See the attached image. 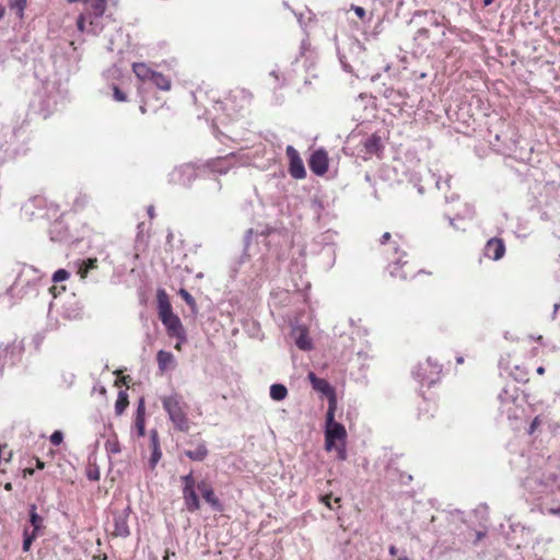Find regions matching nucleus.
Listing matches in <instances>:
<instances>
[{"mask_svg": "<svg viewBox=\"0 0 560 560\" xmlns=\"http://www.w3.org/2000/svg\"><path fill=\"white\" fill-rule=\"evenodd\" d=\"M90 0H68V2L72 3V2H83V3H88Z\"/></svg>", "mask_w": 560, "mask_h": 560, "instance_id": "bf43d9fd", "label": "nucleus"}, {"mask_svg": "<svg viewBox=\"0 0 560 560\" xmlns=\"http://www.w3.org/2000/svg\"><path fill=\"white\" fill-rule=\"evenodd\" d=\"M295 336V345L299 349L308 351L313 348L312 340L308 336V331L305 327H296L293 329Z\"/></svg>", "mask_w": 560, "mask_h": 560, "instance_id": "dca6fc26", "label": "nucleus"}, {"mask_svg": "<svg viewBox=\"0 0 560 560\" xmlns=\"http://www.w3.org/2000/svg\"><path fill=\"white\" fill-rule=\"evenodd\" d=\"M203 500L211 505V508L218 512L223 511V505L220 502L219 498L215 495L213 488L208 491H205L202 494Z\"/></svg>", "mask_w": 560, "mask_h": 560, "instance_id": "b1692460", "label": "nucleus"}, {"mask_svg": "<svg viewBox=\"0 0 560 560\" xmlns=\"http://www.w3.org/2000/svg\"><path fill=\"white\" fill-rule=\"evenodd\" d=\"M23 472H24V476L33 475L34 474V469L33 468H25Z\"/></svg>", "mask_w": 560, "mask_h": 560, "instance_id": "3c124183", "label": "nucleus"}, {"mask_svg": "<svg viewBox=\"0 0 560 560\" xmlns=\"http://www.w3.org/2000/svg\"><path fill=\"white\" fill-rule=\"evenodd\" d=\"M128 405H129V398H128L127 392L120 390L118 393V396H117V399L115 402L116 415H118V416L122 415L124 411L126 410V408L128 407Z\"/></svg>", "mask_w": 560, "mask_h": 560, "instance_id": "393cba45", "label": "nucleus"}, {"mask_svg": "<svg viewBox=\"0 0 560 560\" xmlns=\"http://www.w3.org/2000/svg\"><path fill=\"white\" fill-rule=\"evenodd\" d=\"M537 424H538V418H535L534 421L532 422L530 430L534 431V429L536 428Z\"/></svg>", "mask_w": 560, "mask_h": 560, "instance_id": "5fc2aeb1", "label": "nucleus"}, {"mask_svg": "<svg viewBox=\"0 0 560 560\" xmlns=\"http://www.w3.org/2000/svg\"><path fill=\"white\" fill-rule=\"evenodd\" d=\"M493 2V0H485L483 4L485 7L490 5Z\"/></svg>", "mask_w": 560, "mask_h": 560, "instance_id": "680f3d73", "label": "nucleus"}, {"mask_svg": "<svg viewBox=\"0 0 560 560\" xmlns=\"http://www.w3.org/2000/svg\"><path fill=\"white\" fill-rule=\"evenodd\" d=\"M85 20H86L85 14H80L78 20H77V26H78V30L80 32H84L85 31Z\"/></svg>", "mask_w": 560, "mask_h": 560, "instance_id": "4c0bfd02", "label": "nucleus"}, {"mask_svg": "<svg viewBox=\"0 0 560 560\" xmlns=\"http://www.w3.org/2000/svg\"><path fill=\"white\" fill-rule=\"evenodd\" d=\"M88 477L90 480H98L100 472L98 471H89Z\"/></svg>", "mask_w": 560, "mask_h": 560, "instance_id": "37998d69", "label": "nucleus"}, {"mask_svg": "<svg viewBox=\"0 0 560 560\" xmlns=\"http://www.w3.org/2000/svg\"><path fill=\"white\" fill-rule=\"evenodd\" d=\"M162 324L165 326L167 335L170 337H176L178 340L185 341V329L183 324L177 315H173L167 318H163Z\"/></svg>", "mask_w": 560, "mask_h": 560, "instance_id": "ddd939ff", "label": "nucleus"}, {"mask_svg": "<svg viewBox=\"0 0 560 560\" xmlns=\"http://www.w3.org/2000/svg\"><path fill=\"white\" fill-rule=\"evenodd\" d=\"M352 10L361 20L365 18V10L362 7L352 5Z\"/></svg>", "mask_w": 560, "mask_h": 560, "instance_id": "58836bf2", "label": "nucleus"}, {"mask_svg": "<svg viewBox=\"0 0 560 560\" xmlns=\"http://www.w3.org/2000/svg\"><path fill=\"white\" fill-rule=\"evenodd\" d=\"M135 425L138 431L139 436H144L145 434V420H144V412L141 407L138 408L137 417L135 420Z\"/></svg>", "mask_w": 560, "mask_h": 560, "instance_id": "bb28decb", "label": "nucleus"}, {"mask_svg": "<svg viewBox=\"0 0 560 560\" xmlns=\"http://www.w3.org/2000/svg\"><path fill=\"white\" fill-rule=\"evenodd\" d=\"M156 362L161 373L174 369L176 365L175 357L172 352L160 350L156 354Z\"/></svg>", "mask_w": 560, "mask_h": 560, "instance_id": "f3484780", "label": "nucleus"}, {"mask_svg": "<svg viewBox=\"0 0 560 560\" xmlns=\"http://www.w3.org/2000/svg\"><path fill=\"white\" fill-rule=\"evenodd\" d=\"M26 7H27V0H11L10 1V8L12 10L16 11V15L20 19H23L24 11H25Z\"/></svg>", "mask_w": 560, "mask_h": 560, "instance_id": "cd10ccee", "label": "nucleus"}, {"mask_svg": "<svg viewBox=\"0 0 560 560\" xmlns=\"http://www.w3.org/2000/svg\"><path fill=\"white\" fill-rule=\"evenodd\" d=\"M335 502H336V503H339V502H340V498H336V499H335Z\"/></svg>", "mask_w": 560, "mask_h": 560, "instance_id": "69168bd1", "label": "nucleus"}, {"mask_svg": "<svg viewBox=\"0 0 560 560\" xmlns=\"http://www.w3.org/2000/svg\"><path fill=\"white\" fill-rule=\"evenodd\" d=\"M394 252L398 256L388 265L390 277L406 280L413 277L419 270L417 266L408 258V255L402 252L398 254V248L394 246Z\"/></svg>", "mask_w": 560, "mask_h": 560, "instance_id": "39448f33", "label": "nucleus"}, {"mask_svg": "<svg viewBox=\"0 0 560 560\" xmlns=\"http://www.w3.org/2000/svg\"><path fill=\"white\" fill-rule=\"evenodd\" d=\"M113 535L116 537H127L130 535L127 514H125V513L115 514Z\"/></svg>", "mask_w": 560, "mask_h": 560, "instance_id": "2eb2a0df", "label": "nucleus"}, {"mask_svg": "<svg viewBox=\"0 0 560 560\" xmlns=\"http://www.w3.org/2000/svg\"><path fill=\"white\" fill-rule=\"evenodd\" d=\"M13 457L12 450L7 443L0 444V474H7Z\"/></svg>", "mask_w": 560, "mask_h": 560, "instance_id": "6ab92c4d", "label": "nucleus"}, {"mask_svg": "<svg viewBox=\"0 0 560 560\" xmlns=\"http://www.w3.org/2000/svg\"><path fill=\"white\" fill-rule=\"evenodd\" d=\"M384 150V145L382 143V138L377 133L371 135L362 142L361 152L363 153V160L368 161L373 155L381 156Z\"/></svg>", "mask_w": 560, "mask_h": 560, "instance_id": "9d476101", "label": "nucleus"}, {"mask_svg": "<svg viewBox=\"0 0 560 560\" xmlns=\"http://www.w3.org/2000/svg\"><path fill=\"white\" fill-rule=\"evenodd\" d=\"M188 444L194 446V448L185 450L184 455L190 460L203 462L208 457L209 450L205 441H199L197 443L189 441Z\"/></svg>", "mask_w": 560, "mask_h": 560, "instance_id": "4468645a", "label": "nucleus"}, {"mask_svg": "<svg viewBox=\"0 0 560 560\" xmlns=\"http://www.w3.org/2000/svg\"><path fill=\"white\" fill-rule=\"evenodd\" d=\"M285 154L289 160V174L295 179H303L306 177L304 163L299 152L292 145H288Z\"/></svg>", "mask_w": 560, "mask_h": 560, "instance_id": "6e6552de", "label": "nucleus"}, {"mask_svg": "<svg viewBox=\"0 0 560 560\" xmlns=\"http://www.w3.org/2000/svg\"><path fill=\"white\" fill-rule=\"evenodd\" d=\"M150 442H151V448L152 450L161 448L160 440H159V433H158L156 430H152L150 432Z\"/></svg>", "mask_w": 560, "mask_h": 560, "instance_id": "f704fd0d", "label": "nucleus"}, {"mask_svg": "<svg viewBox=\"0 0 560 560\" xmlns=\"http://www.w3.org/2000/svg\"><path fill=\"white\" fill-rule=\"evenodd\" d=\"M151 82L162 91H170L172 86L171 79L162 72L158 71H155L153 74Z\"/></svg>", "mask_w": 560, "mask_h": 560, "instance_id": "4be33fe9", "label": "nucleus"}, {"mask_svg": "<svg viewBox=\"0 0 560 560\" xmlns=\"http://www.w3.org/2000/svg\"><path fill=\"white\" fill-rule=\"evenodd\" d=\"M211 488H212V486L206 480L199 481L196 487V489H198L200 491L201 495L205 493V491H208Z\"/></svg>", "mask_w": 560, "mask_h": 560, "instance_id": "e433bc0d", "label": "nucleus"}, {"mask_svg": "<svg viewBox=\"0 0 560 560\" xmlns=\"http://www.w3.org/2000/svg\"><path fill=\"white\" fill-rule=\"evenodd\" d=\"M4 15H5V7L0 5V21L3 19Z\"/></svg>", "mask_w": 560, "mask_h": 560, "instance_id": "09e8293b", "label": "nucleus"}, {"mask_svg": "<svg viewBox=\"0 0 560 560\" xmlns=\"http://www.w3.org/2000/svg\"><path fill=\"white\" fill-rule=\"evenodd\" d=\"M82 206H83V202H80L79 200H75V202L73 205L74 210H79Z\"/></svg>", "mask_w": 560, "mask_h": 560, "instance_id": "8fccbe9b", "label": "nucleus"}, {"mask_svg": "<svg viewBox=\"0 0 560 560\" xmlns=\"http://www.w3.org/2000/svg\"><path fill=\"white\" fill-rule=\"evenodd\" d=\"M180 481L183 485L182 493L186 510L190 513L200 510V499L196 492V487L198 482L194 477V472L190 471L189 474L182 476Z\"/></svg>", "mask_w": 560, "mask_h": 560, "instance_id": "423d86ee", "label": "nucleus"}, {"mask_svg": "<svg viewBox=\"0 0 560 560\" xmlns=\"http://www.w3.org/2000/svg\"><path fill=\"white\" fill-rule=\"evenodd\" d=\"M536 372H537V374L542 375V374H545V368L544 366H538Z\"/></svg>", "mask_w": 560, "mask_h": 560, "instance_id": "864d4df0", "label": "nucleus"}, {"mask_svg": "<svg viewBox=\"0 0 560 560\" xmlns=\"http://www.w3.org/2000/svg\"><path fill=\"white\" fill-rule=\"evenodd\" d=\"M4 489H5L7 491L12 490V483H11V482H7V483L4 485Z\"/></svg>", "mask_w": 560, "mask_h": 560, "instance_id": "4d7b16f0", "label": "nucleus"}, {"mask_svg": "<svg viewBox=\"0 0 560 560\" xmlns=\"http://www.w3.org/2000/svg\"><path fill=\"white\" fill-rule=\"evenodd\" d=\"M312 387L325 395L328 399V410L337 409V395L335 388L324 378L317 377L314 372L307 374Z\"/></svg>", "mask_w": 560, "mask_h": 560, "instance_id": "0eeeda50", "label": "nucleus"}, {"mask_svg": "<svg viewBox=\"0 0 560 560\" xmlns=\"http://www.w3.org/2000/svg\"><path fill=\"white\" fill-rule=\"evenodd\" d=\"M69 276L70 275L66 269H58L52 276V281L61 282V281L67 280L69 278Z\"/></svg>", "mask_w": 560, "mask_h": 560, "instance_id": "2f4dec72", "label": "nucleus"}, {"mask_svg": "<svg viewBox=\"0 0 560 560\" xmlns=\"http://www.w3.org/2000/svg\"><path fill=\"white\" fill-rule=\"evenodd\" d=\"M23 536V551L27 552L31 549V546L33 541L36 539L37 535L30 533V530L25 528Z\"/></svg>", "mask_w": 560, "mask_h": 560, "instance_id": "c756f323", "label": "nucleus"}, {"mask_svg": "<svg viewBox=\"0 0 560 560\" xmlns=\"http://www.w3.org/2000/svg\"><path fill=\"white\" fill-rule=\"evenodd\" d=\"M93 14L101 18L106 11V0H93L91 3Z\"/></svg>", "mask_w": 560, "mask_h": 560, "instance_id": "c85d7f7f", "label": "nucleus"}, {"mask_svg": "<svg viewBox=\"0 0 560 560\" xmlns=\"http://www.w3.org/2000/svg\"><path fill=\"white\" fill-rule=\"evenodd\" d=\"M549 513L553 514V515H558V514H560V508H558V509H550Z\"/></svg>", "mask_w": 560, "mask_h": 560, "instance_id": "603ef678", "label": "nucleus"}, {"mask_svg": "<svg viewBox=\"0 0 560 560\" xmlns=\"http://www.w3.org/2000/svg\"><path fill=\"white\" fill-rule=\"evenodd\" d=\"M456 362H457L458 364L464 363V358H463V357H457V358H456Z\"/></svg>", "mask_w": 560, "mask_h": 560, "instance_id": "052dcab7", "label": "nucleus"}, {"mask_svg": "<svg viewBox=\"0 0 560 560\" xmlns=\"http://www.w3.org/2000/svg\"><path fill=\"white\" fill-rule=\"evenodd\" d=\"M392 237H393V236H392V234H390L389 232H385V233L381 236V238H380V243H381L382 245H386V244H388V243L392 241Z\"/></svg>", "mask_w": 560, "mask_h": 560, "instance_id": "ea45409f", "label": "nucleus"}, {"mask_svg": "<svg viewBox=\"0 0 560 560\" xmlns=\"http://www.w3.org/2000/svg\"><path fill=\"white\" fill-rule=\"evenodd\" d=\"M330 499H331V494H325V495L320 497V502L323 504H325L328 509H332Z\"/></svg>", "mask_w": 560, "mask_h": 560, "instance_id": "79ce46f5", "label": "nucleus"}, {"mask_svg": "<svg viewBox=\"0 0 560 560\" xmlns=\"http://www.w3.org/2000/svg\"><path fill=\"white\" fill-rule=\"evenodd\" d=\"M163 409L168 416L175 430L179 432H188L192 422L188 417V405L183 396L178 393H173L161 398Z\"/></svg>", "mask_w": 560, "mask_h": 560, "instance_id": "f257e3e1", "label": "nucleus"}, {"mask_svg": "<svg viewBox=\"0 0 560 560\" xmlns=\"http://www.w3.org/2000/svg\"><path fill=\"white\" fill-rule=\"evenodd\" d=\"M174 313L172 311V305L167 300V296L164 292L159 294V317L162 320L163 318H167L173 316Z\"/></svg>", "mask_w": 560, "mask_h": 560, "instance_id": "412c9836", "label": "nucleus"}, {"mask_svg": "<svg viewBox=\"0 0 560 560\" xmlns=\"http://www.w3.org/2000/svg\"><path fill=\"white\" fill-rule=\"evenodd\" d=\"M246 102V95L243 91H231L225 94L222 100L220 98L214 101V109L221 110L230 119H234L240 116L241 112L245 107Z\"/></svg>", "mask_w": 560, "mask_h": 560, "instance_id": "7ed1b4c3", "label": "nucleus"}, {"mask_svg": "<svg viewBox=\"0 0 560 560\" xmlns=\"http://www.w3.org/2000/svg\"><path fill=\"white\" fill-rule=\"evenodd\" d=\"M182 342H183V341H182V340H179V341L175 345V349H176L177 351H180V350H182Z\"/></svg>", "mask_w": 560, "mask_h": 560, "instance_id": "6e6d98bb", "label": "nucleus"}, {"mask_svg": "<svg viewBox=\"0 0 560 560\" xmlns=\"http://www.w3.org/2000/svg\"><path fill=\"white\" fill-rule=\"evenodd\" d=\"M336 409L327 410L326 413V429H325V450L330 452L335 450L340 460L347 458L346 428L335 420Z\"/></svg>", "mask_w": 560, "mask_h": 560, "instance_id": "f03ea898", "label": "nucleus"}, {"mask_svg": "<svg viewBox=\"0 0 560 560\" xmlns=\"http://www.w3.org/2000/svg\"><path fill=\"white\" fill-rule=\"evenodd\" d=\"M288 396V389L282 384H272L270 386V397L276 401H281Z\"/></svg>", "mask_w": 560, "mask_h": 560, "instance_id": "a878e982", "label": "nucleus"}, {"mask_svg": "<svg viewBox=\"0 0 560 560\" xmlns=\"http://www.w3.org/2000/svg\"><path fill=\"white\" fill-rule=\"evenodd\" d=\"M132 71L137 79L144 83L147 81H151L153 74L155 73L154 70H152L147 63L144 62H133L132 63Z\"/></svg>", "mask_w": 560, "mask_h": 560, "instance_id": "a211bd4d", "label": "nucleus"}, {"mask_svg": "<svg viewBox=\"0 0 560 560\" xmlns=\"http://www.w3.org/2000/svg\"><path fill=\"white\" fill-rule=\"evenodd\" d=\"M107 448L113 452V453H118L120 452V448H119V445H118V442H107Z\"/></svg>", "mask_w": 560, "mask_h": 560, "instance_id": "a19ab883", "label": "nucleus"}, {"mask_svg": "<svg viewBox=\"0 0 560 560\" xmlns=\"http://www.w3.org/2000/svg\"><path fill=\"white\" fill-rule=\"evenodd\" d=\"M233 156L234 154H230L210 159L202 165V168L214 174H226L233 167V163L231 162Z\"/></svg>", "mask_w": 560, "mask_h": 560, "instance_id": "9b49d317", "label": "nucleus"}, {"mask_svg": "<svg viewBox=\"0 0 560 560\" xmlns=\"http://www.w3.org/2000/svg\"><path fill=\"white\" fill-rule=\"evenodd\" d=\"M30 522L33 527L31 533L38 536L44 528V518L38 515L35 504H32L30 508Z\"/></svg>", "mask_w": 560, "mask_h": 560, "instance_id": "aec40b11", "label": "nucleus"}, {"mask_svg": "<svg viewBox=\"0 0 560 560\" xmlns=\"http://www.w3.org/2000/svg\"><path fill=\"white\" fill-rule=\"evenodd\" d=\"M310 170L317 176H323L329 167L328 154L324 149L314 151L308 159Z\"/></svg>", "mask_w": 560, "mask_h": 560, "instance_id": "1a4fd4ad", "label": "nucleus"}, {"mask_svg": "<svg viewBox=\"0 0 560 560\" xmlns=\"http://www.w3.org/2000/svg\"><path fill=\"white\" fill-rule=\"evenodd\" d=\"M505 243L502 238H490L483 248V255L492 260H500L505 255Z\"/></svg>", "mask_w": 560, "mask_h": 560, "instance_id": "f8f14e48", "label": "nucleus"}, {"mask_svg": "<svg viewBox=\"0 0 560 560\" xmlns=\"http://www.w3.org/2000/svg\"><path fill=\"white\" fill-rule=\"evenodd\" d=\"M532 352H533V355H536L538 353V349L534 348Z\"/></svg>", "mask_w": 560, "mask_h": 560, "instance_id": "0e129e2a", "label": "nucleus"}, {"mask_svg": "<svg viewBox=\"0 0 560 560\" xmlns=\"http://www.w3.org/2000/svg\"><path fill=\"white\" fill-rule=\"evenodd\" d=\"M442 374V365L432 358H428L422 362H419L413 371L415 377L419 381L421 386H428L435 384L440 381Z\"/></svg>", "mask_w": 560, "mask_h": 560, "instance_id": "20e7f679", "label": "nucleus"}, {"mask_svg": "<svg viewBox=\"0 0 560 560\" xmlns=\"http://www.w3.org/2000/svg\"><path fill=\"white\" fill-rule=\"evenodd\" d=\"M98 266L97 258H88L86 260H83L79 265L78 273L81 277V279H85L89 275V271L92 269H96Z\"/></svg>", "mask_w": 560, "mask_h": 560, "instance_id": "5701e85b", "label": "nucleus"}, {"mask_svg": "<svg viewBox=\"0 0 560 560\" xmlns=\"http://www.w3.org/2000/svg\"><path fill=\"white\" fill-rule=\"evenodd\" d=\"M419 34H423V35L428 36L429 31L427 28H421V30H419Z\"/></svg>", "mask_w": 560, "mask_h": 560, "instance_id": "13d9d810", "label": "nucleus"}, {"mask_svg": "<svg viewBox=\"0 0 560 560\" xmlns=\"http://www.w3.org/2000/svg\"><path fill=\"white\" fill-rule=\"evenodd\" d=\"M178 293L189 306H191L192 308L196 307V301L187 290L180 289Z\"/></svg>", "mask_w": 560, "mask_h": 560, "instance_id": "7c9ffc66", "label": "nucleus"}, {"mask_svg": "<svg viewBox=\"0 0 560 560\" xmlns=\"http://www.w3.org/2000/svg\"><path fill=\"white\" fill-rule=\"evenodd\" d=\"M171 556H175V552H171L170 550H166L165 555L163 556V560H168Z\"/></svg>", "mask_w": 560, "mask_h": 560, "instance_id": "de8ad7c7", "label": "nucleus"}, {"mask_svg": "<svg viewBox=\"0 0 560 560\" xmlns=\"http://www.w3.org/2000/svg\"><path fill=\"white\" fill-rule=\"evenodd\" d=\"M113 96L117 102L127 101V95L117 85L113 86Z\"/></svg>", "mask_w": 560, "mask_h": 560, "instance_id": "72a5a7b5", "label": "nucleus"}, {"mask_svg": "<svg viewBox=\"0 0 560 560\" xmlns=\"http://www.w3.org/2000/svg\"><path fill=\"white\" fill-rule=\"evenodd\" d=\"M161 457H162L161 448L152 450V454H151V457L149 460L151 468H154L156 466V464L160 462Z\"/></svg>", "mask_w": 560, "mask_h": 560, "instance_id": "473e14b6", "label": "nucleus"}, {"mask_svg": "<svg viewBox=\"0 0 560 560\" xmlns=\"http://www.w3.org/2000/svg\"><path fill=\"white\" fill-rule=\"evenodd\" d=\"M45 463L40 460L39 458H36V468L37 469H44Z\"/></svg>", "mask_w": 560, "mask_h": 560, "instance_id": "a18cd8bd", "label": "nucleus"}, {"mask_svg": "<svg viewBox=\"0 0 560 560\" xmlns=\"http://www.w3.org/2000/svg\"><path fill=\"white\" fill-rule=\"evenodd\" d=\"M63 441V434L61 431H55L51 435H50V442L51 444H54L55 446H58L62 443Z\"/></svg>", "mask_w": 560, "mask_h": 560, "instance_id": "c9c22d12", "label": "nucleus"}, {"mask_svg": "<svg viewBox=\"0 0 560 560\" xmlns=\"http://www.w3.org/2000/svg\"><path fill=\"white\" fill-rule=\"evenodd\" d=\"M397 560H410L407 556H400Z\"/></svg>", "mask_w": 560, "mask_h": 560, "instance_id": "e2e57ef3", "label": "nucleus"}, {"mask_svg": "<svg viewBox=\"0 0 560 560\" xmlns=\"http://www.w3.org/2000/svg\"><path fill=\"white\" fill-rule=\"evenodd\" d=\"M388 551H389V555L396 556L398 552V549L396 548V546L392 545V546H389Z\"/></svg>", "mask_w": 560, "mask_h": 560, "instance_id": "c03bdc74", "label": "nucleus"}, {"mask_svg": "<svg viewBox=\"0 0 560 560\" xmlns=\"http://www.w3.org/2000/svg\"><path fill=\"white\" fill-rule=\"evenodd\" d=\"M131 381V377L129 375L122 376L120 382L128 385V383Z\"/></svg>", "mask_w": 560, "mask_h": 560, "instance_id": "49530a36", "label": "nucleus"}]
</instances>
